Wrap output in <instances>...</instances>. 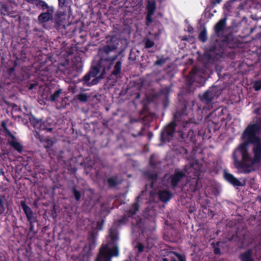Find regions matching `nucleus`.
<instances>
[{"mask_svg": "<svg viewBox=\"0 0 261 261\" xmlns=\"http://www.w3.org/2000/svg\"><path fill=\"white\" fill-rule=\"evenodd\" d=\"M186 114L182 118V128L181 130L179 131L180 137L185 141L189 142H195L196 141V135L194 132L191 127L192 122L190 120H186L185 117L187 115V111H186Z\"/></svg>", "mask_w": 261, "mask_h": 261, "instance_id": "nucleus-8", "label": "nucleus"}, {"mask_svg": "<svg viewBox=\"0 0 261 261\" xmlns=\"http://www.w3.org/2000/svg\"><path fill=\"white\" fill-rule=\"evenodd\" d=\"M17 63L16 62L14 63V65L9 68L7 70V73L9 76H12L14 73V71L15 70V66L16 65Z\"/></svg>", "mask_w": 261, "mask_h": 261, "instance_id": "nucleus-42", "label": "nucleus"}, {"mask_svg": "<svg viewBox=\"0 0 261 261\" xmlns=\"http://www.w3.org/2000/svg\"><path fill=\"white\" fill-rule=\"evenodd\" d=\"M184 170L185 172H188V170H187V165H186L184 168Z\"/></svg>", "mask_w": 261, "mask_h": 261, "instance_id": "nucleus-57", "label": "nucleus"}, {"mask_svg": "<svg viewBox=\"0 0 261 261\" xmlns=\"http://www.w3.org/2000/svg\"><path fill=\"white\" fill-rule=\"evenodd\" d=\"M109 237L113 243H115L118 240V234L117 231L112 228L109 229Z\"/></svg>", "mask_w": 261, "mask_h": 261, "instance_id": "nucleus-29", "label": "nucleus"}, {"mask_svg": "<svg viewBox=\"0 0 261 261\" xmlns=\"http://www.w3.org/2000/svg\"><path fill=\"white\" fill-rule=\"evenodd\" d=\"M253 254L252 249H248L246 251L240 253L239 258L241 261H254Z\"/></svg>", "mask_w": 261, "mask_h": 261, "instance_id": "nucleus-20", "label": "nucleus"}, {"mask_svg": "<svg viewBox=\"0 0 261 261\" xmlns=\"http://www.w3.org/2000/svg\"><path fill=\"white\" fill-rule=\"evenodd\" d=\"M162 261H187L185 255L175 251L170 252Z\"/></svg>", "mask_w": 261, "mask_h": 261, "instance_id": "nucleus-16", "label": "nucleus"}, {"mask_svg": "<svg viewBox=\"0 0 261 261\" xmlns=\"http://www.w3.org/2000/svg\"><path fill=\"white\" fill-rule=\"evenodd\" d=\"M146 9L147 10V13L153 14L155 12L156 9V4L154 1H149L147 6Z\"/></svg>", "mask_w": 261, "mask_h": 261, "instance_id": "nucleus-28", "label": "nucleus"}, {"mask_svg": "<svg viewBox=\"0 0 261 261\" xmlns=\"http://www.w3.org/2000/svg\"><path fill=\"white\" fill-rule=\"evenodd\" d=\"M171 92L170 87H165L161 89L158 94V97L162 100L164 108H167L169 104V95Z\"/></svg>", "mask_w": 261, "mask_h": 261, "instance_id": "nucleus-14", "label": "nucleus"}, {"mask_svg": "<svg viewBox=\"0 0 261 261\" xmlns=\"http://www.w3.org/2000/svg\"><path fill=\"white\" fill-rule=\"evenodd\" d=\"M88 242L89 247L92 248L95 246L96 243V234L94 231H92L90 233V236L88 238Z\"/></svg>", "mask_w": 261, "mask_h": 261, "instance_id": "nucleus-31", "label": "nucleus"}, {"mask_svg": "<svg viewBox=\"0 0 261 261\" xmlns=\"http://www.w3.org/2000/svg\"><path fill=\"white\" fill-rule=\"evenodd\" d=\"M136 248L137 249L138 252L139 253H141L143 251L144 247V245L141 243L138 242L136 246Z\"/></svg>", "mask_w": 261, "mask_h": 261, "instance_id": "nucleus-44", "label": "nucleus"}, {"mask_svg": "<svg viewBox=\"0 0 261 261\" xmlns=\"http://www.w3.org/2000/svg\"><path fill=\"white\" fill-rule=\"evenodd\" d=\"M49 9L45 12L41 13L38 17V20L40 24H42V27L47 29L45 27V23L48 22L50 20L53 19V15L54 12V9ZM49 29V28H47Z\"/></svg>", "mask_w": 261, "mask_h": 261, "instance_id": "nucleus-15", "label": "nucleus"}, {"mask_svg": "<svg viewBox=\"0 0 261 261\" xmlns=\"http://www.w3.org/2000/svg\"><path fill=\"white\" fill-rule=\"evenodd\" d=\"M48 123L46 122V128H45L44 130H46L47 132H53V128L52 127H48Z\"/></svg>", "mask_w": 261, "mask_h": 261, "instance_id": "nucleus-50", "label": "nucleus"}, {"mask_svg": "<svg viewBox=\"0 0 261 261\" xmlns=\"http://www.w3.org/2000/svg\"><path fill=\"white\" fill-rule=\"evenodd\" d=\"M216 93L214 89H211L207 90L202 96L201 99L208 104L211 103L215 98Z\"/></svg>", "mask_w": 261, "mask_h": 261, "instance_id": "nucleus-18", "label": "nucleus"}, {"mask_svg": "<svg viewBox=\"0 0 261 261\" xmlns=\"http://www.w3.org/2000/svg\"><path fill=\"white\" fill-rule=\"evenodd\" d=\"M185 186L187 188V191L192 194L198 191L202 187V184L198 177H189L187 178Z\"/></svg>", "mask_w": 261, "mask_h": 261, "instance_id": "nucleus-11", "label": "nucleus"}, {"mask_svg": "<svg viewBox=\"0 0 261 261\" xmlns=\"http://www.w3.org/2000/svg\"><path fill=\"white\" fill-rule=\"evenodd\" d=\"M152 136V134L151 133H150L149 134V138H151Z\"/></svg>", "mask_w": 261, "mask_h": 261, "instance_id": "nucleus-61", "label": "nucleus"}, {"mask_svg": "<svg viewBox=\"0 0 261 261\" xmlns=\"http://www.w3.org/2000/svg\"><path fill=\"white\" fill-rule=\"evenodd\" d=\"M261 122L248 125L243 131L240 144L232 153L234 167L241 172L248 174L254 171L253 165L261 162Z\"/></svg>", "mask_w": 261, "mask_h": 261, "instance_id": "nucleus-1", "label": "nucleus"}, {"mask_svg": "<svg viewBox=\"0 0 261 261\" xmlns=\"http://www.w3.org/2000/svg\"><path fill=\"white\" fill-rule=\"evenodd\" d=\"M157 58L158 59L154 62V66H162L166 62L167 59V58H164V57L161 58H159V57H157Z\"/></svg>", "mask_w": 261, "mask_h": 261, "instance_id": "nucleus-38", "label": "nucleus"}, {"mask_svg": "<svg viewBox=\"0 0 261 261\" xmlns=\"http://www.w3.org/2000/svg\"><path fill=\"white\" fill-rule=\"evenodd\" d=\"M37 7L38 8H41L42 10H44L46 9L47 10L54 9L53 6H49L48 4L44 1L42 0H37L36 4H35Z\"/></svg>", "mask_w": 261, "mask_h": 261, "instance_id": "nucleus-25", "label": "nucleus"}, {"mask_svg": "<svg viewBox=\"0 0 261 261\" xmlns=\"http://www.w3.org/2000/svg\"><path fill=\"white\" fill-rule=\"evenodd\" d=\"M226 18L221 19L214 26V32L216 35L220 37L223 35L226 27Z\"/></svg>", "mask_w": 261, "mask_h": 261, "instance_id": "nucleus-17", "label": "nucleus"}, {"mask_svg": "<svg viewBox=\"0 0 261 261\" xmlns=\"http://www.w3.org/2000/svg\"><path fill=\"white\" fill-rule=\"evenodd\" d=\"M71 192L75 200L76 201H80L81 200L82 195L81 192L77 189L75 185H74L71 187Z\"/></svg>", "mask_w": 261, "mask_h": 261, "instance_id": "nucleus-27", "label": "nucleus"}, {"mask_svg": "<svg viewBox=\"0 0 261 261\" xmlns=\"http://www.w3.org/2000/svg\"><path fill=\"white\" fill-rule=\"evenodd\" d=\"M187 109V105L184 103L181 105V108L178 110L174 115V120L165 126L161 131L160 141L162 143L169 142L172 139L175 132L176 124L175 121L180 122L182 121V118L186 114Z\"/></svg>", "mask_w": 261, "mask_h": 261, "instance_id": "nucleus-4", "label": "nucleus"}, {"mask_svg": "<svg viewBox=\"0 0 261 261\" xmlns=\"http://www.w3.org/2000/svg\"><path fill=\"white\" fill-rule=\"evenodd\" d=\"M122 68V62L120 60L117 61L114 66V69L108 79L111 80L113 76H115L118 78V75L120 74Z\"/></svg>", "mask_w": 261, "mask_h": 261, "instance_id": "nucleus-21", "label": "nucleus"}, {"mask_svg": "<svg viewBox=\"0 0 261 261\" xmlns=\"http://www.w3.org/2000/svg\"><path fill=\"white\" fill-rule=\"evenodd\" d=\"M115 37L114 36H112L110 39V42H114V40L115 39Z\"/></svg>", "mask_w": 261, "mask_h": 261, "instance_id": "nucleus-56", "label": "nucleus"}, {"mask_svg": "<svg viewBox=\"0 0 261 261\" xmlns=\"http://www.w3.org/2000/svg\"><path fill=\"white\" fill-rule=\"evenodd\" d=\"M185 176V174L183 171H177L176 170L174 173L169 176L168 181L171 187L175 189Z\"/></svg>", "mask_w": 261, "mask_h": 261, "instance_id": "nucleus-12", "label": "nucleus"}, {"mask_svg": "<svg viewBox=\"0 0 261 261\" xmlns=\"http://www.w3.org/2000/svg\"><path fill=\"white\" fill-rule=\"evenodd\" d=\"M77 99L81 102H85L87 101L88 96L86 93H80L76 95Z\"/></svg>", "mask_w": 261, "mask_h": 261, "instance_id": "nucleus-37", "label": "nucleus"}, {"mask_svg": "<svg viewBox=\"0 0 261 261\" xmlns=\"http://www.w3.org/2000/svg\"><path fill=\"white\" fill-rule=\"evenodd\" d=\"M147 176L151 180H156L157 178V174L155 173H149L147 174Z\"/></svg>", "mask_w": 261, "mask_h": 261, "instance_id": "nucleus-47", "label": "nucleus"}, {"mask_svg": "<svg viewBox=\"0 0 261 261\" xmlns=\"http://www.w3.org/2000/svg\"><path fill=\"white\" fill-rule=\"evenodd\" d=\"M30 122L32 126L35 129L36 133L44 130L46 128V122L42 119L36 118L34 115H31L29 118Z\"/></svg>", "mask_w": 261, "mask_h": 261, "instance_id": "nucleus-13", "label": "nucleus"}, {"mask_svg": "<svg viewBox=\"0 0 261 261\" xmlns=\"http://www.w3.org/2000/svg\"><path fill=\"white\" fill-rule=\"evenodd\" d=\"M240 44L239 39L232 34H228L221 42L220 45H211L205 52V56L213 61L219 60L229 56L230 51H226L227 48H235Z\"/></svg>", "mask_w": 261, "mask_h": 261, "instance_id": "nucleus-2", "label": "nucleus"}, {"mask_svg": "<svg viewBox=\"0 0 261 261\" xmlns=\"http://www.w3.org/2000/svg\"><path fill=\"white\" fill-rule=\"evenodd\" d=\"M188 31L190 33H193L194 32V29L191 26H189L188 27Z\"/></svg>", "mask_w": 261, "mask_h": 261, "instance_id": "nucleus-52", "label": "nucleus"}, {"mask_svg": "<svg viewBox=\"0 0 261 261\" xmlns=\"http://www.w3.org/2000/svg\"><path fill=\"white\" fill-rule=\"evenodd\" d=\"M1 14L4 15H6L8 13V8L5 5H2L1 9Z\"/></svg>", "mask_w": 261, "mask_h": 261, "instance_id": "nucleus-46", "label": "nucleus"}, {"mask_svg": "<svg viewBox=\"0 0 261 261\" xmlns=\"http://www.w3.org/2000/svg\"><path fill=\"white\" fill-rule=\"evenodd\" d=\"M221 2V0H215L214 2V4H220Z\"/></svg>", "mask_w": 261, "mask_h": 261, "instance_id": "nucleus-55", "label": "nucleus"}, {"mask_svg": "<svg viewBox=\"0 0 261 261\" xmlns=\"http://www.w3.org/2000/svg\"><path fill=\"white\" fill-rule=\"evenodd\" d=\"M36 85L35 84H31L30 85V87H29V89L30 90H32L33 89L35 86H36Z\"/></svg>", "mask_w": 261, "mask_h": 261, "instance_id": "nucleus-53", "label": "nucleus"}, {"mask_svg": "<svg viewBox=\"0 0 261 261\" xmlns=\"http://www.w3.org/2000/svg\"><path fill=\"white\" fill-rule=\"evenodd\" d=\"M255 29V27L251 28V32H253L254 31Z\"/></svg>", "mask_w": 261, "mask_h": 261, "instance_id": "nucleus-60", "label": "nucleus"}, {"mask_svg": "<svg viewBox=\"0 0 261 261\" xmlns=\"http://www.w3.org/2000/svg\"><path fill=\"white\" fill-rule=\"evenodd\" d=\"M144 129H145V127L144 126H142L141 128V130L140 132H139L137 134H133L132 136L135 138L139 137V136H143V132L144 130Z\"/></svg>", "mask_w": 261, "mask_h": 261, "instance_id": "nucleus-45", "label": "nucleus"}, {"mask_svg": "<svg viewBox=\"0 0 261 261\" xmlns=\"http://www.w3.org/2000/svg\"><path fill=\"white\" fill-rule=\"evenodd\" d=\"M20 206L24 212L27 218V221L29 223L30 231L33 232L34 234L37 233V231L34 230V224L37 223L38 221L37 218L34 216L33 211L30 207L26 204V202L24 200H21L20 201Z\"/></svg>", "mask_w": 261, "mask_h": 261, "instance_id": "nucleus-9", "label": "nucleus"}, {"mask_svg": "<svg viewBox=\"0 0 261 261\" xmlns=\"http://www.w3.org/2000/svg\"><path fill=\"white\" fill-rule=\"evenodd\" d=\"M220 242H217L216 243H213L212 245L214 247V253L216 255H219L221 254V249L219 247Z\"/></svg>", "mask_w": 261, "mask_h": 261, "instance_id": "nucleus-36", "label": "nucleus"}, {"mask_svg": "<svg viewBox=\"0 0 261 261\" xmlns=\"http://www.w3.org/2000/svg\"><path fill=\"white\" fill-rule=\"evenodd\" d=\"M136 121H137V120H136V119H134V120L132 119V120H130V122H136Z\"/></svg>", "mask_w": 261, "mask_h": 261, "instance_id": "nucleus-62", "label": "nucleus"}, {"mask_svg": "<svg viewBox=\"0 0 261 261\" xmlns=\"http://www.w3.org/2000/svg\"><path fill=\"white\" fill-rule=\"evenodd\" d=\"M117 48V45L113 43L104 45L99 50L100 58L96 65L93 66L98 68L99 71L101 69L102 70L100 75H102V77L107 71L111 69L118 57V55L117 54L111 55V53L115 51Z\"/></svg>", "mask_w": 261, "mask_h": 261, "instance_id": "nucleus-3", "label": "nucleus"}, {"mask_svg": "<svg viewBox=\"0 0 261 261\" xmlns=\"http://www.w3.org/2000/svg\"><path fill=\"white\" fill-rule=\"evenodd\" d=\"M199 40L202 42H205L207 39V32L205 29H203L199 34Z\"/></svg>", "mask_w": 261, "mask_h": 261, "instance_id": "nucleus-34", "label": "nucleus"}, {"mask_svg": "<svg viewBox=\"0 0 261 261\" xmlns=\"http://www.w3.org/2000/svg\"><path fill=\"white\" fill-rule=\"evenodd\" d=\"M154 45V42L150 39L147 38L145 41V47L150 48Z\"/></svg>", "mask_w": 261, "mask_h": 261, "instance_id": "nucleus-40", "label": "nucleus"}, {"mask_svg": "<svg viewBox=\"0 0 261 261\" xmlns=\"http://www.w3.org/2000/svg\"><path fill=\"white\" fill-rule=\"evenodd\" d=\"M154 155L152 154L150 156V159H149V164H150V166H151L153 168H155L157 165L156 162L154 160Z\"/></svg>", "mask_w": 261, "mask_h": 261, "instance_id": "nucleus-43", "label": "nucleus"}, {"mask_svg": "<svg viewBox=\"0 0 261 261\" xmlns=\"http://www.w3.org/2000/svg\"><path fill=\"white\" fill-rule=\"evenodd\" d=\"M107 184L109 188H113L119 185L120 182L117 176H112L107 179Z\"/></svg>", "mask_w": 261, "mask_h": 261, "instance_id": "nucleus-24", "label": "nucleus"}, {"mask_svg": "<svg viewBox=\"0 0 261 261\" xmlns=\"http://www.w3.org/2000/svg\"><path fill=\"white\" fill-rule=\"evenodd\" d=\"M159 197L161 201L166 202L171 198L172 194L169 191L163 190L159 192Z\"/></svg>", "mask_w": 261, "mask_h": 261, "instance_id": "nucleus-23", "label": "nucleus"}, {"mask_svg": "<svg viewBox=\"0 0 261 261\" xmlns=\"http://www.w3.org/2000/svg\"><path fill=\"white\" fill-rule=\"evenodd\" d=\"M62 92L63 90L61 88H59L56 90L53 94H51L49 98V100L52 102L55 101L59 97Z\"/></svg>", "mask_w": 261, "mask_h": 261, "instance_id": "nucleus-30", "label": "nucleus"}, {"mask_svg": "<svg viewBox=\"0 0 261 261\" xmlns=\"http://www.w3.org/2000/svg\"><path fill=\"white\" fill-rule=\"evenodd\" d=\"M130 218L128 215H124L121 218L118 220L117 223L118 226L126 224L129 221V219Z\"/></svg>", "mask_w": 261, "mask_h": 261, "instance_id": "nucleus-35", "label": "nucleus"}, {"mask_svg": "<svg viewBox=\"0 0 261 261\" xmlns=\"http://www.w3.org/2000/svg\"><path fill=\"white\" fill-rule=\"evenodd\" d=\"M59 6L60 7H63L65 6L66 0H58Z\"/></svg>", "mask_w": 261, "mask_h": 261, "instance_id": "nucleus-49", "label": "nucleus"}, {"mask_svg": "<svg viewBox=\"0 0 261 261\" xmlns=\"http://www.w3.org/2000/svg\"><path fill=\"white\" fill-rule=\"evenodd\" d=\"M5 196L3 195L0 196V216L4 215L6 212L5 206Z\"/></svg>", "mask_w": 261, "mask_h": 261, "instance_id": "nucleus-32", "label": "nucleus"}, {"mask_svg": "<svg viewBox=\"0 0 261 261\" xmlns=\"http://www.w3.org/2000/svg\"><path fill=\"white\" fill-rule=\"evenodd\" d=\"M139 207L140 206L138 202L133 203L131 205L129 210L127 211V214L132 218L131 223L134 229H138L142 232H144L146 230L144 223L146 220H143L140 216L134 217V216H135L139 211Z\"/></svg>", "mask_w": 261, "mask_h": 261, "instance_id": "nucleus-6", "label": "nucleus"}, {"mask_svg": "<svg viewBox=\"0 0 261 261\" xmlns=\"http://www.w3.org/2000/svg\"><path fill=\"white\" fill-rule=\"evenodd\" d=\"M99 73L98 68L93 66L82 78L79 80V82L82 83V85L84 87H91L97 85L99 80L103 78L102 75L97 76Z\"/></svg>", "mask_w": 261, "mask_h": 261, "instance_id": "nucleus-5", "label": "nucleus"}, {"mask_svg": "<svg viewBox=\"0 0 261 261\" xmlns=\"http://www.w3.org/2000/svg\"><path fill=\"white\" fill-rule=\"evenodd\" d=\"M224 176L225 179L234 187H242L244 186L238 179L231 173L225 172Z\"/></svg>", "mask_w": 261, "mask_h": 261, "instance_id": "nucleus-19", "label": "nucleus"}, {"mask_svg": "<svg viewBox=\"0 0 261 261\" xmlns=\"http://www.w3.org/2000/svg\"><path fill=\"white\" fill-rule=\"evenodd\" d=\"M253 88L255 91H258L261 90V80L255 81Z\"/></svg>", "mask_w": 261, "mask_h": 261, "instance_id": "nucleus-39", "label": "nucleus"}, {"mask_svg": "<svg viewBox=\"0 0 261 261\" xmlns=\"http://www.w3.org/2000/svg\"><path fill=\"white\" fill-rule=\"evenodd\" d=\"M257 199L259 201V202L261 203V196H258Z\"/></svg>", "mask_w": 261, "mask_h": 261, "instance_id": "nucleus-58", "label": "nucleus"}, {"mask_svg": "<svg viewBox=\"0 0 261 261\" xmlns=\"http://www.w3.org/2000/svg\"><path fill=\"white\" fill-rule=\"evenodd\" d=\"M104 221L102 220L101 221H98L96 224V228L98 230H101L102 228Z\"/></svg>", "mask_w": 261, "mask_h": 261, "instance_id": "nucleus-48", "label": "nucleus"}, {"mask_svg": "<svg viewBox=\"0 0 261 261\" xmlns=\"http://www.w3.org/2000/svg\"><path fill=\"white\" fill-rule=\"evenodd\" d=\"M29 3L35 5L37 1V0H25Z\"/></svg>", "mask_w": 261, "mask_h": 261, "instance_id": "nucleus-51", "label": "nucleus"}, {"mask_svg": "<svg viewBox=\"0 0 261 261\" xmlns=\"http://www.w3.org/2000/svg\"><path fill=\"white\" fill-rule=\"evenodd\" d=\"M42 141L45 143L44 146L46 149V151L48 152H49L50 148L53 146L54 144L56 142L55 140L51 138H46Z\"/></svg>", "mask_w": 261, "mask_h": 261, "instance_id": "nucleus-26", "label": "nucleus"}, {"mask_svg": "<svg viewBox=\"0 0 261 261\" xmlns=\"http://www.w3.org/2000/svg\"><path fill=\"white\" fill-rule=\"evenodd\" d=\"M66 17L67 13L66 11L59 10L57 11L54 18L55 27L56 29L59 30L62 28H65Z\"/></svg>", "mask_w": 261, "mask_h": 261, "instance_id": "nucleus-10", "label": "nucleus"}, {"mask_svg": "<svg viewBox=\"0 0 261 261\" xmlns=\"http://www.w3.org/2000/svg\"><path fill=\"white\" fill-rule=\"evenodd\" d=\"M8 144L18 153H22L23 151V146L20 142L17 141V139L15 136L14 139H11V140L8 141Z\"/></svg>", "mask_w": 261, "mask_h": 261, "instance_id": "nucleus-22", "label": "nucleus"}, {"mask_svg": "<svg viewBox=\"0 0 261 261\" xmlns=\"http://www.w3.org/2000/svg\"><path fill=\"white\" fill-rule=\"evenodd\" d=\"M1 126L2 128H3L4 132L6 133V136H9L11 139H14L15 136L13 135L12 133L9 130V129L8 128L7 124L4 121H3L1 124Z\"/></svg>", "mask_w": 261, "mask_h": 261, "instance_id": "nucleus-33", "label": "nucleus"}, {"mask_svg": "<svg viewBox=\"0 0 261 261\" xmlns=\"http://www.w3.org/2000/svg\"><path fill=\"white\" fill-rule=\"evenodd\" d=\"M239 7H240L241 8H243V5H242V3H241L239 6Z\"/></svg>", "mask_w": 261, "mask_h": 261, "instance_id": "nucleus-59", "label": "nucleus"}, {"mask_svg": "<svg viewBox=\"0 0 261 261\" xmlns=\"http://www.w3.org/2000/svg\"><path fill=\"white\" fill-rule=\"evenodd\" d=\"M153 14L147 13L146 16V24L147 25H149L152 22L153 20L152 18V16Z\"/></svg>", "mask_w": 261, "mask_h": 261, "instance_id": "nucleus-41", "label": "nucleus"}, {"mask_svg": "<svg viewBox=\"0 0 261 261\" xmlns=\"http://www.w3.org/2000/svg\"><path fill=\"white\" fill-rule=\"evenodd\" d=\"M141 94L139 92H137L136 95V99H139L140 98Z\"/></svg>", "mask_w": 261, "mask_h": 261, "instance_id": "nucleus-54", "label": "nucleus"}, {"mask_svg": "<svg viewBox=\"0 0 261 261\" xmlns=\"http://www.w3.org/2000/svg\"><path fill=\"white\" fill-rule=\"evenodd\" d=\"M119 254L118 248L115 245L110 248L108 244L102 245L100 247L95 261H111L113 256H118Z\"/></svg>", "mask_w": 261, "mask_h": 261, "instance_id": "nucleus-7", "label": "nucleus"}]
</instances>
